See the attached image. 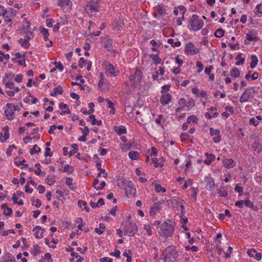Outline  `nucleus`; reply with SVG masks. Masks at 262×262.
Wrapping results in <instances>:
<instances>
[{"label":"nucleus","instance_id":"f257e3e1","mask_svg":"<svg viewBox=\"0 0 262 262\" xmlns=\"http://www.w3.org/2000/svg\"><path fill=\"white\" fill-rule=\"evenodd\" d=\"M178 255V252L173 247H168L163 253V257L161 259L164 262H174Z\"/></svg>","mask_w":262,"mask_h":262},{"label":"nucleus","instance_id":"f03ea898","mask_svg":"<svg viewBox=\"0 0 262 262\" xmlns=\"http://www.w3.org/2000/svg\"><path fill=\"white\" fill-rule=\"evenodd\" d=\"M191 29L196 31L200 30L204 25V21L202 19H200L196 14L192 15L189 21Z\"/></svg>","mask_w":262,"mask_h":262},{"label":"nucleus","instance_id":"7ed1b4c3","mask_svg":"<svg viewBox=\"0 0 262 262\" xmlns=\"http://www.w3.org/2000/svg\"><path fill=\"white\" fill-rule=\"evenodd\" d=\"M123 230L125 234L132 236H134L136 233L138 229L135 223L126 222L125 226Z\"/></svg>","mask_w":262,"mask_h":262},{"label":"nucleus","instance_id":"20e7f679","mask_svg":"<svg viewBox=\"0 0 262 262\" xmlns=\"http://www.w3.org/2000/svg\"><path fill=\"white\" fill-rule=\"evenodd\" d=\"M173 232L174 229L173 227L165 223L164 225H162L160 233L161 234H163L164 236L168 237L171 236L173 233Z\"/></svg>","mask_w":262,"mask_h":262},{"label":"nucleus","instance_id":"39448f33","mask_svg":"<svg viewBox=\"0 0 262 262\" xmlns=\"http://www.w3.org/2000/svg\"><path fill=\"white\" fill-rule=\"evenodd\" d=\"M84 11L90 15L93 16L99 11V6L96 4H89L84 7Z\"/></svg>","mask_w":262,"mask_h":262},{"label":"nucleus","instance_id":"423d86ee","mask_svg":"<svg viewBox=\"0 0 262 262\" xmlns=\"http://www.w3.org/2000/svg\"><path fill=\"white\" fill-rule=\"evenodd\" d=\"M6 106L8 109L5 111V114L7 118L9 120H12L14 118V113L17 110L15 106L11 103H7Z\"/></svg>","mask_w":262,"mask_h":262},{"label":"nucleus","instance_id":"0eeeda50","mask_svg":"<svg viewBox=\"0 0 262 262\" xmlns=\"http://www.w3.org/2000/svg\"><path fill=\"white\" fill-rule=\"evenodd\" d=\"M5 14L3 16L5 20L7 22H10L14 18L15 14L14 13V10L12 8H9L5 11Z\"/></svg>","mask_w":262,"mask_h":262},{"label":"nucleus","instance_id":"6e6552de","mask_svg":"<svg viewBox=\"0 0 262 262\" xmlns=\"http://www.w3.org/2000/svg\"><path fill=\"white\" fill-rule=\"evenodd\" d=\"M210 134L211 136H216L213 138V141L215 143H219L221 141V136L220 135V132L219 129H214L213 127H210Z\"/></svg>","mask_w":262,"mask_h":262},{"label":"nucleus","instance_id":"1a4fd4ad","mask_svg":"<svg viewBox=\"0 0 262 262\" xmlns=\"http://www.w3.org/2000/svg\"><path fill=\"white\" fill-rule=\"evenodd\" d=\"M142 72L139 70V68H136V72L134 75L130 76V80H135V82H139L142 79Z\"/></svg>","mask_w":262,"mask_h":262},{"label":"nucleus","instance_id":"9d476101","mask_svg":"<svg viewBox=\"0 0 262 262\" xmlns=\"http://www.w3.org/2000/svg\"><path fill=\"white\" fill-rule=\"evenodd\" d=\"M125 195L128 198H129L131 195H134L136 192V189L132 182L131 184L127 186V187L125 189Z\"/></svg>","mask_w":262,"mask_h":262},{"label":"nucleus","instance_id":"9b49d317","mask_svg":"<svg viewBox=\"0 0 262 262\" xmlns=\"http://www.w3.org/2000/svg\"><path fill=\"white\" fill-rule=\"evenodd\" d=\"M251 95V90L249 89H246L242 96L240 97L239 101L241 103H244L247 102L250 99V96Z\"/></svg>","mask_w":262,"mask_h":262},{"label":"nucleus","instance_id":"f8f14e48","mask_svg":"<svg viewBox=\"0 0 262 262\" xmlns=\"http://www.w3.org/2000/svg\"><path fill=\"white\" fill-rule=\"evenodd\" d=\"M163 200L159 201V202L154 203L153 206L151 207L150 210V214L154 215L162 207Z\"/></svg>","mask_w":262,"mask_h":262},{"label":"nucleus","instance_id":"ddd939ff","mask_svg":"<svg viewBox=\"0 0 262 262\" xmlns=\"http://www.w3.org/2000/svg\"><path fill=\"white\" fill-rule=\"evenodd\" d=\"M186 51L190 52L192 55H194L199 52V49L194 48V45L192 42L187 43L185 47Z\"/></svg>","mask_w":262,"mask_h":262},{"label":"nucleus","instance_id":"4468645a","mask_svg":"<svg viewBox=\"0 0 262 262\" xmlns=\"http://www.w3.org/2000/svg\"><path fill=\"white\" fill-rule=\"evenodd\" d=\"M31 39L30 36L29 34H27L24 36V38H20L19 42L21 46L24 48H28L30 46L29 40Z\"/></svg>","mask_w":262,"mask_h":262},{"label":"nucleus","instance_id":"2eb2a0df","mask_svg":"<svg viewBox=\"0 0 262 262\" xmlns=\"http://www.w3.org/2000/svg\"><path fill=\"white\" fill-rule=\"evenodd\" d=\"M171 95L168 93H166L161 96L160 98V102L163 105H166L171 101Z\"/></svg>","mask_w":262,"mask_h":262},{"label":"nucleus","instance_id":"dca6fc26","mask_svg":"<svg viewBox=\"0 0 262 262\" xmlns=\"http://www.w3.org/2000/svg\"><path fill=\"white\" fill-rule=\"evenodd\" d=\"M42 231H44V229H41L39 226H35L33 229V231L34 232V236L37 238H41L43 237Z\"/></svg>","mask_w":262,"mask_h":262},{"label":"nucleus","instance_id":"f3484780","mask_svg":"<svg viewBox=\"0 0 262 262\" xmlns=\"http://www.w3.org/2000/svg\"><path fill=\"white\" fill-rule=\"evenodd\" d=\"M103 41L104 43V47L105 48L107 49L109 51L112 49L113 40L110 37L106 36L104 37Z\"/></svg>","mask_w":262,"mask_h":262},{"label":"nucleus","instance_id":"a211bd4d","mask_svg":"<svg viewBox=\"0 0 262 262\" xmlns=\"http://www.w3.org/2000/svg\"><path fill=\"white\" fill-rule=\"evenodd\" d=\"M130 181H128L126 180L125 179H121L120 180H119L118 185V186L121 188L125 190V189L127 187V186L131 184Z\"/></svg>","mask_w":262,"mask_h":262},{"label":"nucleus","instance_id":"6ab92c4d","mask_svg":"<svg viewBox=\"0 0 262 262\" xmlns=\"http://www.w3.org/2000/svg\"><path fill=\"white\" fill-rule=\"evenodd\" d=\"M235 164V162L232 159H224L223 160V164L227 168L233 167Z\"/></svg>","mask_w":262,"mask_h":262},{"label":"nucleus","instance_id":"aec40b11","mask_svg":"<svg viewBox=\"0 0 262 262\" xmlns=\"http://www.w3.org/2000/svg\"><path fill=\"white\" fill-rule=\"evenodd\" d=\"M106 70L108 73L110 74L111 76H115L116 69L115 67L112 64H108L106 67Z\"/></svg>","mask_w":262,"mask_h":262},{"label":"nucleus","instance_id":"412c9836","mask_svg":"<svg viewBox=\"0 0 262 262\" xmlns=\"http://www.w3.org/2000/svg\"><path fill=\"white\" fill-rule=\"evenodd\" d=\"M63 91L60 85L58 86L56 88H54L53 91L50 94V95L52 97H55L57 94L62 95Z\"/></svg>","mask_w":262,"mask_h":262},{"label":"nucleus","instance_id":"4be33fe9","mask_svg":"<svg viewBox=\"0 0 262 262\" xmlns=\"http://www.w3.org/2000/svg\"><path fill=\"white\" fill-rule=\"evenodd\" d=\"M2 262H16L14 257L11 254H8L3 257Z\"/></svg>","mask_w":262,"mask_h":262},{"label":"nucleus","instance_id":"5701e85b","mask_svg":"<svg viewBox=\"0 0 262 262\" xmlns=\"http://www.w3.org/2000/svg\"><path fill=\"white\" fill-rule=\"evenodd\" d=\"M205 155L207 157V159L204 161V163L206 165H209L211 162L215 159V156L212 154H209L208 152H206Z\"/></svg>","mask_w":262,"mask_h":262},{"label":"nucleus","instance_id":"b1692460","mask_svg":"<svg viewBox=\"0 0 262 262\" xmlns=\"http://www.w3.org/2000/svg\"><path fill=\"white\" fill-rule=\"evenodd\" d=\"M244 204L246 206L252 208L254 211H257L258 209V207L254 206L250 200L244 201Z\"/></svg>","mask_w":262,"mask_h":262},{"label":"nucleus","instance_id":"393cba45","mask_svg":"<svg viewBox=\"0 0 262 262\" xmlns=\"http://www.w3.org/2000/svg\"><path fill=\"white\" fill-rule=\"evenodd\" d=\"M251 59V62L250 63V67L251 69H254L256 67L257 64L258 59L255 55H252Z\"/></svg>","mask_w":262,"mask_h":262},{"label":"nucleus","instance_id":"a878e982","mask_svg":"<svg viewBox=\"0 0 262 262\" xmlns=\"http://www.w3.org/2000/svg\"><path fill=\"white\" fill-rule=\"evenodd\" d=\"M149 57L152 59L155 64H157L160 63L161 60L157 54H151Z\"/></svg>","mask_w":262,"mask_h":262},{"label":"nucleus","instance_id":"bb28decb","mask_svg":"<svg viewBox=\"0 0 262 262\" xmlns=\"http://www.w3.org/2000/svg\"><path fill=\"white\" fill-rule=\"evenodd\" d=\"M129 157L132 160H137L139 157V154L138 151H130L128 153Z\"/></svg>","mask_w":262,"mask_h":262},{"label":"nucleus","instance_id":"cd10ccee","mask_svg":"<svg viewBox=\"0 0 262 262\" xmlns=\"http://www.w3.org/2000/svg\"><path fill=\"white\" fill-rule=\"evenodd\" d=\"M2 208L4 210V214L6 215H10L12 214V209L7 207V204H3L2 205Z\"/></svg>","mask_w":262,"mask_h":262},{"label":"nucleus","instance_id":"c85d7f7f","mask_svg":"<svg viewBox=\"0 0 262 262\" xmlns=\"http://www.w3.org/2000/svg\"><path fill=\"white\" fill-rule=\"evenodd\" d=\"M73 182V179L71 178H66V184L69 186V187H70V188L72 190H74L75 188H76V187L75 186V185L74 184H73L72 183Z\"/></svg>","mask_w":262,"mask_h":262},{"label":"nucleus","instance_id":"c756f323","mask_svg":"<svg viewBox=\"0 0 262 262\" xmlns=\"http://www.w3.org/2000/svg\"><path fill=\"white\" fill-rule=\"evenodd\" d=\"M84 129H86V133H84L82 136L78 139V140L81 142H85L86 140V136L89 134L90 130L87 126L84 127Z\"/></svg>","mask_w":262,"mask_h":262},{"label":"nucleus","instance_id":"7c9ffc66","mask_svg":"<svg viewBox=\"0 0 262 262\" xmlns=\"http://www.w3.org/2000/svg\"><path fill=\"white\" fill-rule=\"evenodd\" d=\"M214 35L216 37L221 38L224 35V30L221 28L218 29L215 31Z\"/></svg>","mask_w":262,"mask_h":262},{"label":"nucleus","instance_id":"2f4dec72","mask_svg":"<svg viewBox=\"0 0 262 262\" xmlns=\"http://www.w3.org/2000/svg\"><path fill=\"white\" fill-rule=\"evenodd\" d=\"M5 130H4V139H1V142H4L6 141L7 139L9 138V128L8 126H6L5 127Z\"/></svg>","mask_w":262,"mask_h":262},{"label":"nucleus","instance_id":"473e14b6","mask_svg":"<svg viewBox=\"0 0 262 262\" xmlns=\"http://www.w3.org/2000/svg\"><path fill=\"white\" fill-rule=\"evenodd\" d=\"M168 42L171 45L172 47H180L181 45V42L180 41L174 42V40L172 38L168 39Z\"/></svg>","mask_w":262,"mask_h":262},{"label":"nucleus","instance_id":"72a5a7b5","mask_svg":"<svg viewBox=\"0 0 262 262\" xmlns=\"http://www.w3.org/2000/svg\"><path fill=\"white\" fill-rule=\"evenodd\" d=\"M240 73L237 68H233L231 71V76L234 78H237L239 76Z\"/></svg>","mask_w":262,"mask_h":262},{"label":"nucleus","instance_id":"f704fd0d","mask_svg":"<svg viewBox=\"0 0 262 262\" xmlns=\"http://www.w3.org/2000/svg\"><path fill=\"white\" fill-rule=\"evenodd\" d=\"M40 151V148L36 145H34L32 148L30 149V153L31 155H33L35 153H38Z\"/></svg>","mask_w":262,"mask_h":262},{"label":"nucleus","instance_id":"c9c22d12","mask_svg":"<svg viewBox=\"0 0 262 262\" xmlns=\"http://www.w3.org/2000/svg\"><path fill=\"white\" fill-rule=\"evenodd\" d=\"M218 193L221 197H227L228 195L227 191L224 188H221L219 189Z\"/></svg>","mask_w":262,"mask_h":262},{"label":"nucleus","instance_id":"e433bc0d","mask_svg":"<svg viewBox=\"0 0 262 262\" xmlns=\"http://www.w3.org/2000/svg\"><path fill=\"white\" fill-rule=\"evenodd\" d=\"M74 171L73 168L72 166L69 164H66L64 165L63 167V171L68 173H72Z\"/></svg>","mask_w":262,"mask_h":262},{"label":"nucleus","instance_id":"4c0bfd02","mask_svg":"<svg viewBox=\"0 0 262 262\" xmlns=\"http://www.w3.org/2000/svg\"><path fill=\"white\" fill-rule=\"evenodd\" d=\"M155 189L157 192H160V191H166V189L164 187H162L161 185L159 184H155Z\"/></svg>","mask_w":262,"mask_h":262},{"label":"nucleus","instance_id":"58836bf2","mask_svg":"<svg viewBox=\"0 0 262 262\" xmlns=\"http://www.w3.org/2000/svg\"><path fill=\"white\" fill-rule=\"evenodd\" d=\"M255 14L259 16H262V7L261 4H258L255 8Z\"/></svg>","mask_w":262,"mask_h":262},{"label":"nucleus","instance_id":"ea45409f","mask_svg":"<svg viewBox=\"0 0 262 262\" xmlns=\"http://www.w3.org/2000/svg\"><path fill=\"white\" fill-rule=\"evenodd\" d=\"M151 160L156 167H162L163 166L162 163L158 162V160L156 158H152Z\"/></svg>","mask_w":262,"mask_h":262},{"label":"nucleus","instance_id":"a19ab883","mask_svg":"<svg viewBox=\"0 0 262 262\" xmlns=\"http://www.w3.org/2000/svg\"><path fill=\"white\" fill-rule=\"evenodd\" d=\"M46 183L49 185H53L55 183V180L54 177H48L46 180Z\"/></svg>","mask_w":262,"mask_h":262},{"label":"nucleus","instance_id":"79ce46f5","mask_svg":"<svg viewBox=\"0 0 262 262\" xmlns=\"http://www.w3.org/2000/svg\"><path fill=\"white\" fill-rule=\"evenodd\" d=\"M115 131L120 136L122 135V134H125L126 133V128L122 126H120L119 128V129L118 130L116 129Z\"/></svg>","mask_w":262,"mask_h":262},{"label":"nucleus","instance_id":"37998d69","mask_svg":"<svg viewBox=\"0 0 262 262\" xmlns=\"http://www.w3.org/2000/svg\"><path fill=\"white\" fill-rule=\"evenodd\" d=\"M198 121V118L195 116H191L188 117L187 119V123L193 122L196 123Z\"/></svg>","mask_w":262,"mask_h":262},{"label":"nucleus","instance_id":"c03bdc74","mask_svg":"<svg viewBox=\"0 0 262 262\" xmlns=\"http://www.w3.org/2000/svg\"><path fill=\"white\" fill-rule=\"evenodd\" d=\"M246 38L249 41H254L257 39L256 36L251 33H247L246 34Z\"/></svg>","mask_w":262,"mask_h":262},{"label":"nucleus","instance_id":"a18cd8bd","mask_svg":"<svg viewBox=\"0 0 262 262\" xmlns=\"http://www.w3.org/2000/svg\"><path fill=\"white\" fill-rule=\"evenodd\" d=\"M40 252V247L38 246L37 245H34L33 246V250L32 252V254L34 255H36L38 253H39Z\"/></svg>","mask_w":262,"mask_h":262},{"label":"nucleus","instance_id":"49530a36","mask_svg":"<svg viewBox=\"0 0 262 262\" xmlns=\"http://www.w3.org/2000/svg\"><path fill=\"white\" fill-rule=\"evenodd\" d=\"M194 101L193 100H189L186 102L185 106L187 107L188 110H190L194 106Z\"/></svg>","mask_w":262,"mask_h":262},{"label":"nucleus","instance_id":"de8ad7c7","mask_svg":"<svg viewBox=\"0 0 262 262\" xmlns=\"http://www.w3.org/2000/svg\"><path fill=\"white\" fill-rule=\"evenodd\" d=\"M70 0H59L58 5L61 7H64L69 5Z\"/></svg>","mask_w":262,"mask_h":262},{"label":"nucleus","instance_id":"09e8293b","mask_svg":"<svg viewBox=\"0 0 262 262\" xmlns=\"http://www.w3.org/2000/svg\"><path fill=\"white\" fill-rule=\"evenodd\" d=\"M144 229L147 231L148 235H151L152 234L151 227L149 224H145L144 225Z\"/></svg>","mask_w":262,"mask_h":262},{"label":"nucleus","instance_id":"8fccbe9b","mask_svg":"<svg viewBox=\"0 0 262 262\" xmlns=\"http://www.w3.org/2000/svg\"><path fill=\"white\" fill-rule=\"evenodd\" d=\"M234 189L236 192H238L239 193L240 195H241L243 193V188L239 186L238 184L236 185Z\"/></svg>","mask_w":262,"mask_h":262},{"label":"nucleus","instance_id":"3c124183","mask_svg":"<svg viewBox=\"0 0 262 262\" xmlns=\"http://www.w3.org/2000/svg\"><path fill=\"white\" fill-rule=\"evenodd\" d=\"M178 8L179 9L180 11L182 12V19H184V15L186 11V8L183 6H179Z\"/></svg>","mask_w":262,"mask_h":262},{"label":"nucleus","instance_id":"603ef678","mask_svg":"<svg viewBox=\"0 0 262 262\" xmlns=\"http://www.w3.org/2000/svg\"><path fill=\"white\" fill-rule=\"evenodd\" d=\"M214 182L212 178H210L208 179L207 181V186L209 187V188L212 189L214 186Z\"/></svg>","mask_w":262,"mask_h":262},{"label":"nucleus","instance_id":"864d4df0","mask_svg":"<svg viewBox=\"0 0 262 262\" xmlns=\"http://www.w3.org/2000/svg\"><path fill=\"white\" fill-rule=\"evenodd\" d=\"M111 256H113L116 257V258H119L120 255V252L118 250H116L114 252H112L110 253Z\"/></svg>","mask_w":262,"mask_h":262},{"label":"nucleus","instance_id":"5fc2aeb1","mask_svg":"<svg viewBox=\"0 0 262 262\" xmlns=\"http://www.w3.org/2000/svg\"><path fill=\"white\" fill-rule=\"evenodd\" d=\"M14 148H16V146L14 145H10L7 151V155L8 156H10L11 155L12 151Z\"/></svg>","mask_w":262,"mask_h":262},{"label":"nucleus","instance_id":"6e6d98bb","mask_svg":"<svg viewBox=\"0 0 262 262\" xmlns=\"http://www.w3.org/2000/svg\"><path fill=\"white\" fill-rule=\"evenodd\" d=\"M250 123L256 126L258 124L259 122L255 118H252L250 119Z\"/></svg>","mask_w":262,"mask_h":262},{"label":"nucleus","instance_id":"4d7b16f0","mask_svg":"<svg viewBox=\"0 0 262 262\" xmlns=\"http://www.w3.org/2000/svg\"><path fill=\"white\" fill-rule=\"evenodd\" d=\"M54 22V20L52 18L48 19L46 20V25L48 27L52 28L53 27V23Z\"/></svg>","mask_w":262,"mask_h":262},{"label":"nucleus","instance_id":"13d9d810","mask_svg":"<svg viewBox=\"0 0 262 262\" xmlns=\"http://www.w3.org/2000/svg\"><path fill=\"white\" fill-rule=\"evenodd\" d=\"M178 103L182 107H184L186 103V101L184 98H182L179 99Z\"/></svg>","mask_w":262,"mask_h":262},{"label":"nucleus","instance_id":"bf43d9fd","mask_svg":"<svg viewBox=\"0 0 262 262\" xmlns=\"http://www.w3.org/2000/svg\"><path fill=\"white\" fill-rule=\"evenodd\" d=\"M54 64L56 65V68H58L59 71H62L63 70V66L60 62H54Z\"/></svg>","mask_w":262,"mask_h":262},{"label":"nucleus","instance_id":"052dcab7","mask_svg":"<svg viewBox=\"0 0 262 262\" xmlns=\"http://www.w3.org/2000/svg\"><path fill=\"white\" fill-rule=\"evenodd\" d=\"M255 253H256V250L254 249H251L248 251V254L251 257H254Z\"/></svg>","mask_w":262,"mask_h":262},{"label":"nucleus","instance_id":"680f3d73","mask_svg":"<svg viewBox=\"0 0 262 262\" xmlns=\"http://www.w3.org/2000/svg\"><path fill=\"white\" fill-rule=\"evenodd\" d=\"M244 204V200H239L235 202V205L236 206L239 208H242L243 207Z\"/></svg>","mask_w":262,"mask_h":262},{"label":"nucleus","instance_id":"e2e57ef3","mask_svg":"<svg viewBox=\"0 0 262 262\" xmlns=\"http://www.w3.org/2000/svg\"><path fill=\"white\" fill-rule=\"evenodd\" d=\"M88 120V121L91 120L92 121V124L93 125L96 124V119H95V116L94 115H91L89 117Z\"/></svg>","mask_w":262,"mask_h":262},{"label":"nucleus","instance_id":"0e129e2a","mask_svg":"<svg viewBox=\"0 0 262 262\" xmlns=\"http://www.w3.org/2000/svg\"><path fill=\"white\" fill-rule=\"evenodd\" d=\"M213 69V66H209V67H207L205 69V74L209 75L211 74V72Z\"/></svg>","mask_w":262,"mask_h":262},{"label":"nucleus","instance_id":"69168bd1","mask_svg":"<svg viewBox=\"0 0 262 262\" xmlns=\"http://www.w3.org/2000/svg\"><path fill=\"white\" fill-rule=\"evenodd\" d=\"M196 66L199 68L198 70V72L199 73L201 72L203 69V65L202 63V62L199 61H198L196 62Z\"/></svg>","mask_w":262,"mask_h":262},{"label":"nucleus","instance_id":"338daca9","mask_svg":"<svg viewBox=\"0 0 262 262\" xmlns=\"http://www.w3.org/2000/svg\"><path fill=\"white\" fill-rule=\"evenodd\" d=\"M37 189L40 194L43 193L45 191V187L41 185H38Z\"/></svg>","mask_w":262,"mask_h":262},{"label":"nucleus","instance_id":"774afa93","mask_svg":"<svg viewBox=\"0 0 262 262\" xmlns=\"http://www.w3.org/2000/svg\"><path fill=\"white\" fill-rule=\"evenodd\" d=\"M101 262H113V260L111 258L103 257L100 259Z\"/></svg>","mask_w":262,"mask_h":262}]
</instances>
